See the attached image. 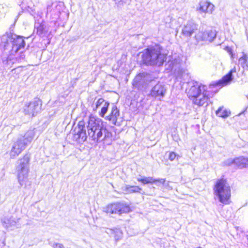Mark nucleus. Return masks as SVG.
<instances>
[{"instance_id":"18","label":"nucleus","mask_w":248,"mask_h":248,"mask_svg":"<svg viewBox=\"0 0 248 248\" xmlns=\"http://www.w3.org/2000/svg\"><path fill=\"white\" fill-rule=\"evenodd\" d=\"M234 164L239 168L246 167L248 165V159L244 156H240L234 159Z\"/></svg>"},{"instance_id":"10","label":"nucleus","mask_w":248,"mask_h":248,"mask_svg":"<svg viewBox=\"0 0 248 248\" xmlns=\"http://www.w3.org/2000/svg\"><path fill=\"white\" fill-rule=\"evenodd\" d=\"M217 33L215 30H207L204 31H199L195 38L199 42L201 41L212 42L216 37Z\"/></svg>"},{"instance_id":"8","label":"nucleus","mask_w":248,"mask_h":248,"mask_svg":"<svg viewBox=\"0 0 248 248\" xmlns=\"http://www.w3.org/2000/svg\"><path fill=\"white\" fill-rule=\"evenodd\" d=\"M41 105L40 100L35 98L33 101L25 104L23 108V112L25 115L33 117L39 112Z\"/></svg>"},{"instance_id":"28","label":"nucleus","mask_w":248,"mask_h":248,"mask_svg":"<svg viewBox=\"0 0 248 248\" xmlns=\"http://www.w3.org/2000/svg\"><path fill=\"white\" fill-rule=\"evenodd\" d=\"M176 155L173 152L170 153L169 158L170 161H173L176 157Z\"/></svg>"},{"instance_id":"14","label":"nucleus","mask_w":248,"mask_h":248,"mask_svg":"<svg viewBox=\"0 0 248 248\" xmlns=\"http://www.w3.org/2000/svg\"><path fill=\"white\" fill-rule=\"evenodd\" d=\"M19 219H16L13 217H4L1 218V223L2 226L6 229L11 228L16 226V228H19L20 226L17 225Z\"/></svg>"},{"instance_id":"13","label":"nucleus","mask_w":248,"mask_h":248,"mask_svg":"<svg viewBox=\"0 0 248 248\" xmlns=\"http://www.w3.org/2000/svg\"><path fill=\"white\" fill-rule=\"evenodd\" d=\"M25 42L23 37L20 36H15L13 42L12 43V53H16L21 48H24Z\"/></svg>"},{"instance_id":"27","label":"nucleus","mask_w":248,"mask_h":248,"mask_svg":"<svg viewBox=\"0 0 248 248\" xmlns=\"http://www.w3.org/2000/svg\"><path fill=\"white\" fill-rule=\"evenodd\" d=\"M44 29L43 26L40 25L37 28V33L40 36H43L44 33Z\"/></svg>"},{"instance_id":"26","label":"nucleus","mask_w":248,"mask_h":248,"mask_svg":"<svg viewBox=\"0 0 248 248\" xmlns=\"http://www.w3.org/2000/svg\"><path fill=\"white\" fill-rule=\"evenodd\" d=\"M166 180L164 178L155 179V183H156L157 186H159L160 184L164 185Z\"/></svg>"},{"instance_id":"2","label":"nucleus","mask_w":248,"mask_h":248,"mask_svg":"<svg viewBox=\"0 0 248 248\" xmlns=\"http://www.w3.org/2000/svg\"><path fill=\"white\" fill-rule=\"evenodd\" d=\"M192 85L188 89L187 95L195 105L199 107L207 104L211 96L207 87L197 82H192Z\"/></svg>"},{"instance_id":"25","label":"nucleus","mask_w":248,"mask_h":248,"mask_svg":"<svg viewBox=\"0 0 248 248\" xmlns=\"http://www.w3.org/2000/svg\"><path fill=\"white\" fill-rule=\"evenodd\" d=\"M109 104V103L108 102H105L104 103L103 107L101 108V112L100 114V115L101 117H103L104 116L105 114L107 112Z\"/></svg>"},{"instance_id":"15","label":"nucleus","mask_w":248,"mask_h":248,"mask_svg":"<svg viewBox=\"0 0 248 248\" xmlns=\"http://www.w3.org/2000/svg\"><path fill=\"white\" fill-rule=\"evenodd\" d=\"M214 5L207 1H203L200 3V7L197 10L201 13H207L211 14L214 10Z\"/></svg>"},{"instance_id":"31","label":"nucleus","mask_w":248,"mask_h":248,"mask_svg":"<svg viewBox=\"0 0 248 248\" xmlns=\"http://www.w3.org/2000/svg\"><path fill=\"white\" fill-rule=\"evenodd\" d=\"M25 57V55L24 53L23 52H21L20 53V56L17 58L18 59L19 61L21 62L22 60L24 59Z\"/></svg>"},{"instance_id":"11","label":"nucleus","mask_w":248,"mask_h":248,"mask_svg":"<svg viewBox=\"0 0 248 248\" xmlns=\"http://www.w3.org/2000/svg\"><path fill=\"white\" fill-rule=\"evenodd\" d=\"M166 91L165 85L158 82L152 88L150 94L153 97L160 100L165 96Z\"/></svg>"},{"instance_id":"12","label":"nucleus","mask_w":248,"mask_h":248,"mask_svg":"<svg viewBox=\"0 0 248 248\" xmlns=\"http://www.w3.org/2000/svg\"><path fill=\"white\" fill-rule=\"evenodd\" d=\"M198 27V25L193 20L188 21L184 24L182 30V33L185 36L190 37L195 31L197 30Z\"/></svg>"},{"instance_id":"6","label":"nucleus","mask_w":248,"mask_h":248,"mask_svg":"<svg viewBox=\"0 0 248 248\" xmlns=\"http://www.w3.org/2000/svg\"><path fill=\"white\" fill-rule=\"evenodd\" d=\"M29 161L30 157L27 155L17 161L16 171L18 181L21 186L26 185L29 172Z\"/></svg>"},{"instance_id":"24","label":"nucleus","mask_w":248,"mask_h":248,"mask_svg":"<svg viewBox=\"0 0 248 248\" xmlns=\"http://www.w3.org/2000/svg\"><path fill=\"white\" fill-rule=\"evenodd\" d=\"M140 177L137 178L138 181L142 183L143 184H153L155 183V178L152 177H142L141 176H140Z\"/></svg>"},{"instance_id":"7","label":"nucleus","mask_w":248,"mask_h":248,"mask_svg":"<svg viewBox=\"0 0 248 248\" xmlns=\"http://www.w3.org/2000/svg\"><path fill=\"white\" fill-rule=\"evenodd\" d=\"M104 211L108 214L127 213L131 211L129 205L123 202H116L108 204L105 209Z\"/></svg>"},{"instance_id":"4","label":"nucleus","mask_w":248,"mask_h":248,"mask_svg":"<svg viewBox=\"0 0 248 248\" xmlns=\"http://www.w3.org/2000/svg\"><path fill=\"white\" fill-rule=\"evenodd\" d=\"M215 195L219 201L224 204L229 203L231 197V188L227 181L224 179H218L214 188Z\"/></svg>"},{"instance_id":"20","label":"nucleus","mask_w":248,"mask_h":248,"mask_svg":"<svg viewBox=\"0 0 248 248\" xmlns=\"http://www.w3.org/2000/svg\"><path fill=\"white\" fill-rule=\"evenodd\" d=\"M216 114L218 117L226 118L230 116L231 112L222 106L219 107L216 111Z\"/></svg>"},{"instance_id":"21","label":"nucleus","mask_w":248,"mask_h":248,"mask_svg":"<svg viewBox=\"0 0 248 248\" xmlns=\"http://www.w3.org/2000/svg\"><path fill=\"white\" fill-rule=\"evenodd\" d=\"M236 71V68L234 67L230 71L228 74L222 78V79L220 81V83L224 84H227L230 82L232 79V74L233 73H235Z\"/></svg>"},{"instance_id":"17","label":"nucleus","mask_w":248,"mask_h":248,"mask_svg":"<svg viewBox=\"0 0 248 248\" xmlns=\"http://www.w3.org/2000/svg\"><path fill=\"white\" fill-rule=\"evenodd\" d=\"M144 83V79L142 74L138 75L134 79L133 86L138 89H140L143 87Z\"/></svg>"},{"instance_id":"16","label":"nucleus","mask_w":248,"mask_h":248,"mask_svg":"<svg viewBox=\"0 0 248 248\" xmlns=\"http://www.w3.org/2000/svg\"><path fill=\"white\" fill-rule=\"evenodd\" d=\"M119 116V110L116 106H113L111 108L110 114L107 117L106 119L111 122L113 124L117 125V119Z\"/></svg>"},{"instance_id":"23","label":"nucleus","mask_w":248,"mask_h":248,"mask_svg":"<svg viewBox=\"0 0 248 248\" xmlns=\"http://www.w3.org/2000/svg\"><path fill=\"white\" fill-rule=\"evenodd\" d=\"M123 188L127 193L140 192V191L141 190V188L139 186L127 185H125Z\"/></svg>"},{"instance_id":"32","label":"nucleus","mask_w":248,"mask_h":248,"mask_svg":"<svg viewBox=\"0 0 248 248\" xmlns=\"http://www.w3.org/2000/svg\"><path fill=\"white\" fill-rule=\"evenodd\" d=\"M201 248V247H198V248Z\"/></svg>"},{"instance_id":"19","label":"nucleus","mask_w":248,"mask_h":248,"mask_svg":"<svg viewBox=\"0 0 248 248\" xmlns=\"http://www.w3.org/2000/svg\"><path fill=\"white\" fill-rule=\"evenodd\" d=\"M14 39L13 36L11 34H5L2 35L0 38V42L5 47L10 44L12 43Z\"/></svg>"},{"instance_id":"29","label":"nucleus","mask_w":248,"mask_h":248,"mask_svg":"<svg viewBox=\"0 0 248 248\" xmlns=\"http://www.w3.org/2000/svg\"><path fill=\"white\" fill-rule=\"evenodd\" d=\"M105 102L103 98H99L96 103V108H97Z\"/></svg>"},{"instance_id":"22","label":"nucleus","mask_w":248,"mask_h":248,"mask_svg":"<svg viewBox=\"0 0 248 248\" xmlns=\"http://www.w3.org/2000/svg\"><path fill=\"white\" fill-rule=\"evenodd\" d=\"M248 56L245 52L242 53V56L239 59V63L245 69H248Z\"/></svg>"},{"instance_id":"9","label":"nucleus","mask_w":248,"mask_h":248,"mask_svg":"<svg viewBox=\"0 0 248 248\" xmlns=\"http://www.w3.org/2000/svg\"><path fill=\"white\" fill-rule=\"evenodd\" d=\"M74 132V140L79 142L85 141L88 136L86 133L84 122L83 121H80L78 123Z\"/></svg>"},{"instance_id":"3","label":"nucleus","mask_w":248,"mask_h":248,"mask_svg":"<svg viewBox=\"0 0 248 248\" xmlns=\"http://www.w3.org/2000/svg\"><path fill=\"white\" fill-rule=\"evenodd\" d=\"M141 57L144 63L146 64L160 66L166 59V55L161 52L159 46L151 47L144 49L142 52Z\"/></svg>"},{"instance_id":"5","label":"nucleus","mask_w":248,"mask_h":248,"mask_svg":"<svg viewBox=\"0 0 248 248\" xmlns=\"http://www.w3.org/2000/svg\"><path fill=\"white\" fill-rule=\"evenodd\" d=\"M34 137V131L29 130L24 136L19 138L13 145L10 152V157L14 158L20 154L25 149L27 145L32 141Z\"/></svg>"},{"instance_id":"1","label":"nucleus","mask_w":248,"mask_h":248,"mask_svg":"<svg viewBox=\"0 0 248 248\" xmlns=\"http://www.w3.org/2000/svg\"><path fill=\"white\" fill-rule=\"evenodd\" d=\"M87 129L89 139L95 142H100L111 136L101 120L93 116L89 117Z\"/></svg>"},{"instance_id":"30","label":"nucleus","mask_w":248,"mask_h":248,"mask_svg":"<svg viewBox=\"0 0 248 248\" xmlns=\"http://www.w3.org/2000/svg\"><path fill=\"white\" fill-rule=\"evenodd\" d=\"M224 164L225 165L229 166L233 163L234 164V159H229L227 160L225 162H224Z\"/></svg>"}]
</instances>
